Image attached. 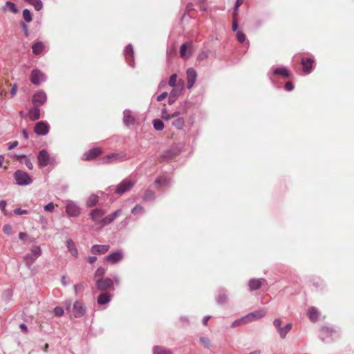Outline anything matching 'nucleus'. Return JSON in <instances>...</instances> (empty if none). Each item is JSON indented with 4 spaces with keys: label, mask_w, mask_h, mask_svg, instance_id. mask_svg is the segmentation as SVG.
<instances>
[{
    "label": "nucleus",
    "mask_w": 354,
    "mask_h": 354,
    "mask_svg": "<svg viewBox=\"0 0 354 354\" xmlns=\"http://www.w3.org/2000/svg\"><path fill=\"white\" fill-rule=\"evenodd\" d=\"M208 58V53L207 51H202L198 55V60L204 61Z\"/></svg>",
    "instance_id": "55"
},
{
    "label": "nucleus",
    "mask_w": 354,
    "mask_h": 354,
    "mask_svg": "<svg viewBox=\"0 0 354 354\" xmlns=\"http://www.w3.org/2000/svg\"><path fill=\"white\" fill-rule=\"evenodd\" d=\"M3 232L7 235H11L13 234L12 227L10 224H6L3 227Z\"/></svg>",
    "instance_id": "49"
},
{
    "label": "nucleus",
    "mask_w": 354,
    "mask_h": 354,
    "mask_svg": "<svg viewBox=\"0 0 354 354\" xmlns=\"http://www.w3.org/2000/svg\"><path fill=\"white\" fill-rule=\"evenodd\" d=\"M125 155L121 153H110L99 160L100 164L106 165L113 162L120 161L124 159Z\"/></svg>",
    "instance_id": "6"
},
{
    "label": "nucleus",
    "mask_w": 354,
    "mask_h": 354,
    "mask_svg": "<svg viewBox=\"0 0 354 354\" xmlns=\"http://www.w3.org/2000/svg\"><path fill=\"white\" fill-rule=\"evenodd\" d=\"M227 301V295L225 293H221L217 298L218 304H223Z\"/></svg>",
    "instance_id": "50"
},
{
    "label": "nucleus",
    "mask_w": 354,
    "mask_h": 354,
    "mask_svg": "<svg viewBox=\"0 0 354 354\" xmlns=\"http://www.w3.org/2000/svg\"><path fill=\"white\" fill-rule=\"evenodd\" d=\"M315 59L312 57L301 59L302 69L305 73H310L314 68Z\"/></svg>",
    "instance_id": "17"
},
{
    "label": "nucleus",
    "mask_w": 354,
    "mask_h": 354,
    "mask_svg": "<svg viewBox=\"0 0 354 354\" xmlns=\"http://www.w3.org/2000/svg\"><path fill=\"white\" fill-rule=\"evenodd\" d=\"M19 145V142L17 141H13L8 143V149L9 150H12L15 149L16 147H17Z\"/></svg>",
    "instance_id": "61"
},
{
    "label": "nucleus",
    "mask_w": 354,
    "mask_h": 354,
    "mask_svg": "<svg viewBox=\"0 0 354 354\" xmlns=\"http://www.w3.org/2000/svg\"><path fill=\"white\" fill-rule=\"evenodd\" d=\"M200 343L203 346V347L206 349H209L211 346V341L207 337H201L199 338Z\"/></svg>",
    "instance_id": "41"
},
{
    "label": "nucleus",
    "mask_w": 354,
    "mask_h": 354,
    "mask_svg": "<svg viewBox=\"0 0 354 354\" xmlns=\"http://www.w3.org/2000/svg\"><path fill=\"white\" fill-rule=\"evenodd\" d=\"M236 39L239 42L243 43L246 39L245 34L242 30H239L236 34Z\"/></svg>",
    "instance_id": "44"
},
{
    "label": "nucleus",
    "mask_w": 354,
    "mask_h": 354,
    "mask_svg": "<svg viewBox=\"0 0 354 354\" xmlns=\"http://www.w3.org/2000/svg\"><path fill=\"white\" fill-rule=\"evenodd\" d=\"M180 92L181 91L177 88H172V90L169 93L168 97V104L169 105H171L175 103L178 97L180 96Z\"/></svg>",
    "instance_id": "29"
},
{
    "label": "nucleus",
    "mask_w": 354,
    "mask_h": 354,
    "mask_svg": "<svg viewBox=\"0 0 354 354\" xmlns=\"http://www.w3.org/2000/svg\"><path fill=\"white\" fill-rule=\"evenodd\" d=\"M239 8L234 7L233 8V12H232V18L238 19V13H239Z\"/></svg>",
    "instance_id": "62"
},
{
    "label": "nucleus",
    "mask_w": 354,
    "mask_h": 354,
    "mask_svg": "<svg viewBox=\"0 0 354 354\" xmlns=\"http://www.w3.org/2000/svg\"><path fill=\"white\" fill-rule=\"evenodd\" d=\"M66 248L68 251L70 252L71 255L74 257H77L78 256V250L77 247L71 239H68L66 243Z\"/></svg>",
    "instance_id": "26"
},
{
    "label": "nucleus",
    "mask_w": 354,
    "mask_h": 354,
    "mask_svg": "<svg viewBox=\"0 0 354 354\" xmlns=\"http://www.w3.org/2000/svg\"><path fill=\"white\" fill-rule=\"evenodd\" d=\"M266 280L263 278L260 279H250L248 281V287L250 291H254L260 289L262 286V283Z\"/></svg>",
    "instance_id": "24"
},
{
    "label": "nucleus",
    "mask_w": 354,
    "mask_h": 354,
    "mask_svg": "<svg viewBox=\"0 0 354 354\" xmlns=\"http://www.w3.org/2000/svg\"><path fill=\"white\" fill-rule=\"evenodd\" d=\"M46 80L47 77L45 73L37 68H34L30 74V80L34 85L39 86Z\"/></svg>",
    "instance_id": "4"
},
{
    "label": "nucleus",
    "mask_w": 354,
    "mask_h": 354,
    "mask_svg": "<svg viewBox=\"0 0 354 354\" xmlns=\"http://www.w3.org/2000/svg\"><path fill=\"white\" fill-rule=\"evenodd\" d=\"M97 261V257L95 256H89L88 258H87V261L91 263V264H93L94 263L95 261Z\"/></svg>",
    "instance_id": "64"
},
{
    "label": "nucleus",
    "mask_w": 354,
    "mask_h": 354,
    "mask_svg": "<svg viewBox=\"0 0 354 354\" xmlns=\"http://www.w3.org/2000/svg\"><path fill=\"white\" fill-rule=\"evenodd\" d=\"M144 212H145V209L141 205H136L134 207H133L131 209V212L133 214L143 213Z\"/></svg>",
    "instance_id": "45"
},
{
    "label": "nucleus",
    "mask_w": 354,
    "mask_h": 354,
    "mask_svg": "<svg viewBox=\"0 0 354 354\" xmlns=\"http://www.w3.org/2000/svg\"><path fill=\"white\" fill-rule=\"evenodd\" d=\"M41 254V250L39 245H32L30 249V253L24 256V260L34 261Z\"/></svg>",
    "instance_id": "15"
},
{
    "label": "nucleus",
    "mask_w": 354,
    "mask_h": 354,
    "mask_svg": "<svg viewBox=\"0 0 354 354\" xmlns=\"http://www.w3.org/2000/svg\"><path fill=\"white\" fill-rule=\"evenodd\" d=\"M321 334L319 335V339L323 342H326V338L331 337L333 334L335 332V330L333 327L329 326H322L320 328Z\"/></svg>",
    "instance_id": "22"
},
{
    "label": "nucleus",
    "mask_w": 354,
    "mask_h": 354,
    "mask_svg": "<svg viewBox=\"0 0 354 354\" xmlns=\"http://www.w3.org/2000/svg\"><path fill=\"white\" fill-rule=\"evenodd\" d=\"M96 288L102 291H106L109 289L113 288V280L111 278H101L96 279L95 282Z\"/></svg>",
    "instance_id": "9"
},
{
    "label": "nucleus",
    "mask_w": 354,
    "mask_h": 354,
    "mask_svg": "<svg viewBox=\"0 0 354 354\" xmlns=\"http://www.w3.org/2000/svg\"><path fill=\"white\" fill-rule=\"evenodd\" d=\"M152 124L154 129L158 131L163 130L165 127L162 120L158 118L153 120Z\"/></svg>",
    "instance_id": "37"
},
{
    "label": "nucleus",
    "mask_w": 354,
    "mask_h": 354,
    "mask_svg": "<svg viewBox=\"0 0 354 354\" xmlns=\"http://www.w3.org/2000/svg\"><path fill=\"white\" fill-rule=\"evenodd\" d=\"M123 54L128 65L131 67H134V50L131 44H129L125 46Z\"/></svg>",
    "instance_id": "12"
},
{
    "label": "nucleus",
    "mask_w": 354,
    "mask_h": 354,
    "mask_svg": "<svg viewBox=\"0 0 354 354\" xmlns=\"http://www.w3.org/2000/svg\"><path fill=\"white\" fill-rule=\"evenodd\" d=\"M6 201L4 200L0 201V209L5 216H9L8 213L6 210Z\"/></svg>",
    "instance_id": "54"
},
{
    "label": "nucleus",
    "mask_w": 354,
    "mask_h": 354,
    "mask_svg": "<svg viewBox=\"0 0 354 354\" xmlns=\"http://www.w3.org/2000/svg\"><path fill=\"white\" fill-rule=\"evenodd\" d=\"M68 313L69 316L74 317L75 318H80L85 315L86 311H67Z\"/></svg>",
    "instance_id": "43"
},
{
    "label": "nucleus",
    "mask_w": 354,
    "mask_h": 354,
    "mask_svg": "<svg viewBox=\"0 0 354 354\" xmlns=\"http://www.w3.org/2000/svg\"><path fill=\"white\" fill-rule=\"evenodd\" d=\"M105 214V211L100 208H95L93 209L90 214V218L91 219L95 222V223L100 224L101 225V219L102 218V216Z\"/></svg>",
    "instance_id": "20"
},
{
    "label": "nucleus",
    "mask_w": 354,
    "mask_h": 354,
    "mask_svg": "<svg viewBox=\"0 0 354 354\" xmlns=\"http://www.w3.org/2000/svg\"><path fill=\"white\" fill-rule=\"evenodd\" d=\"M44 49V43L41 41H37L32 44V51L35 55H41Z\"/></svg>",
    "instance_id": "28"
},
{
    "label": "nucleus",
    "mask_w": 354,
    "mask_h": 354,
    "mask_svg": "<svg viewBox=\"0 0 354 354\" xmlns=\"http://www.w3.org/2000/svg\"><path fill=\"white\" fill-rule=\"evenodd\" d=\"M124 258V252L122 250H118L115 252H111L108 254L105 259L111 264H116L121 261Z\"/></svg>",
    "instance_id": "13"
},
{
    "label": "nucleus",
    "mask_w": 354,
    "mask_h": 354,
    "mask_svg": "<svg viewBox=\"0 0 354 354\" xmlns=\"http://www.w3.org/2000/svg\"><path fill=\"white\" fill-rule=\"evenodd\" d=\"M32 182V177L26 171H24V186L30 185Z\"/></svg>",
    "instance_id": "47"
},
{
    "label": "nucleus",
    "mask_w": 354,
    "mask_h": 354,
    "mask_svg": "<svg viewBox=\"0 0 354 354\" xmlns=\"http://www.w3.org/2000/svg\"><path fill=\"white\" fill-rule=\"evenodd\" d=\"M168 96V93L167 92H163L161 94H160L157 98H156V100L158 102H161L163 100H165L167 97Z\"/></svg>",
    "instance_id": "60"
},
{
    "label": "nucleus",
    "mask_w": 354,
    "mask_h": 354,
    "mask_svg": "<svg viewBox=\"0 0 354 354\" xmlns=\"http://www.w3.org/2000/svg\"><path fill=\"white\" fill-rule=\"evenodd\" d=\"M181 152V149L177 146H172L171 147L164 151L158 157V160L160 162H167L176 156H178Z\"/></svg>",
    "instance_id": "3"
},
{
    "label": "nucleus",
    "mask_w": 354,
    "mask_h": 354,
    "mask_svg": "<svg viewBox=\"0 0 354 354\" xmlns=\"http://www.w3.org/2000/svg\"><path fill=\"white\" fill-rule=\"evenodd\" d=\"M32 20V15L30 10L24 8V21L30 22Z\"/></svg>",
    "instance_id": "42"
},
{
    "label": "nucleus",
    "mask_w": 354,
    "mask_h": 354,
    "mask_svg": "<svg viewBox=\"0 0 354 354\" xmlns=\"http://www.w3.org/2000/svg\"><path fill=\"white\" fill-rule=\"evenodd\" d=\"M171 125L176 129L180 130L185 126V120L183 118H178L171 122Z\"/></svg>",
    "instance_id": "36"
},
{
    "label": "nucleus",
    "mask_w": 354,
    "mask_h": 354,
    "mask_svg": "<svg viewBox=\"0 0 354 354\" xmlns=\"http://www.w3.org/2000/svg\"><path fill=\"white\" fill-rule=\"evenodd\" d=\"M284 89L287 91H291L294 89V84L291 82H288L284 86Z\"/></svg>",
    "instance_id": "59"
},
{
    "label": "nucleus",
    "mask_w": 354,
    "mask_h": 354,
    "mask_svg": "<svg viewBox=\"0 0 354 354\" xmlns=\"http://www.w3.org/2000/svg\"><path fill=\"white\" fill-rule=\"evenodd\" d=\"M156 198V196H155V193L153 191L151 190V189H146L145 193H144V195L142 196V201H154Z\"/></svg>",
    "instance_id": "34"
},
{
    "label": "nucleus",
    "mask_w": 354,
    "mask_h": 354,
    "mask_svg": "<svg viewBox=\"0 0 354 354\" xmlns=\"http://www.w3.org/2000/svg\"><path fill=\"white\" fill-rule=\"evenodd\" d=\"M153 354H174L172 351L161 346H154Z\"/></svg>",
    "instance_id": "31"
},
{
    "label": "nucleus",
    "mask_w": 354,
    "mask_h": 354,
    "mask_svg": "<svg viewBox=\"0 0 354 354\" xmlns=\"http://www.w3.org/2000/svg\"><path fill=\"white\" fill-rule=\"evenodd\" d=\"M15 178L18 185H22V172L20 170H18L15 172Z\"/></svg>",
    "instance_id": "48"
},
{
    "label": "nucleus",
    "mask_w": 354,
    "mask_h": 354,
    "mask_svg": "<svg viewBox=\"0 0 354 354\" xmlns=\"http://www.w3.org/2000/svg\"><path fill=\"white\" fill-rule=\"evenodd\" d=\"M50 125L46 120L37 122L34 127V132L38 136H46L48 133Z\"/></svg>",
    "instance_id": "10"
},
{
    "label": "nucleus",
    "mask_w": 354,
    "mask_h": 354,
    "mask_svg": "<svg viewBox=\"0 0 354 354\" xmlns=\"http://www.w3.org/2000/svg\"><path fill=\"white\" fill-rule=\"evenodd\" d=\"M239 28V21L238 19H234L232 21V29L233 32H237Z\"/></svg>",
    "instance_id": "58"
},
{
    "label": "nucleus",
    "mask_w": 354,
    "mask_h": 354,
    "mask_svg": "<svg viewBox=\"0 0 354 354\" xmlns=\"http://www.w3.org/2000/svg\"><path fill=\"white\" fill-rule=\"evenodd\" d=\"M102 153V149L100 147H93L82 154V160L91 161L100 156Z\"/></svg>",
    "instance_id": "7"
},
{
    "label": "nucleus",
    "mask_w": 354,
    "mask_h": 354,
    "mask_svg": "<svg viewBox=\"0 0 354 354\" xmlns=\"http://www.w3.org/2000/svg\"><path fill=\"white\" fill-rule=\"evenodd\" d=\"M111 297L112 295L110 293L102 292L98 295L97 302L100 305H105L111 301Z\"/></svg>",
    "instance_id": "27"
},
{
    "label": "nucleus",
    "mask_w": 354,
    "mask_h": 354,
    "mask_svg": "<svg viewBox=\"0 0 354 354\" xmlns=\"http://www.w3.org/2000/svg\"><path fill=\"white\" fill-rule=\"evenodd\" d=\"M192 47V44L183 43L180 47V55L182 57H189L190 53H187L189 48Z\"/></svg>",
    "instance_id": "32"
},
{
    "label": "nucleus",
    "mask_w": 354,
    "mask_h": 354,
    "mask_svg": "<svg viewBox=\"0 0 354 354\" xmlns=\"http://www.w3.org/2000/svg\"><path fill=\"white\" fill-rule=\"evenodd\" d=\"M308 315L310 322L315 323L320 316V313L319 311H308Z\"/></svg>",
    "instance_id": "38"
},
{
    "label": "nucleus",
    "mask_w": 354,
    "mask_h": 354,
    "mask_svg": "<svg viewBox=\"0 0 354 354\" xmlns=\"http://www.w3.org/2000/svg\"><path fill=\"white\" fill-rule=\"evenodd\" d=\"M99 197L96 194H91L89 196L86 201V206L88 207H92L96 205L98 203Z\"/></svg>",
    "instance_id": "33"
},
{
    "label": "nucleus",
    "mask_w": 354,
    "mask_h": 354,
    "mask_svg": "<svg viewBox=\"0 0 354 354\" xmlns=\"http://www.w3.org/2000/svg\"><path fill=\"white\" fill-rule=\"evenodd\" d=\"M187 84V87L190 89L193 87L197 78V72L194 68H188L186 71Z\"/></svg>",
    "instance_id": "16"
},
{
    "label": "nucleus",
    "mask_w": 354,
    "mask_h": 354,
    "mask_svg": "<svg viewBox=\"0 0 354 354\" xmlns=\"http://www.w3.org/2000/svg\"><path fill=\"white\" fill-rule=\"evenodd\" d=\"M105 273L106 269L100 266L95 270L94 274V278L96 279L104 278L103 277L104 276Z\"/></svg>",
    "instance_id": "40"
},
{
    "label": "nucleus",
    "mask_w": 354,
    "mask_h": 354,
    "mask_svg": "<svg viewBox=\"0 0 354 354\" xmlns=\"http://www.w3.org/2000/svg\"><path fill=\"white\" fill-rule=\"evenodd\" d=\"M65 211L69 217H76L80 213L79 206L71 201L66 203Z\"/></svg>",
    "instance_id": "14"
},
{
    "label": "nucleus",
    "mask_w": 354,
    "mask_h": 354,
    "mask_svg": "<svg viewBox=\"0 0 354 354\" xmlns=\"http://www.w3.org/2000/svg\"><path fill=\"white\" fill-rule=\"evenodd\" d=\"M109 248H110L109 245L95 244L91 247L90 252L93 255H100V254H105L106 252H107L109 251Z\"/></svg>",
    "instance_id": "18"
},
{
    "label": "nucleus",
    "mask_w": 354,
    "mask_h": 354,
    "mask_svg": "<svg viewBox=\"0 0 354 354\" xmlns=\"http://www.w3.org/2000/svg\"><path fill=\"white\" fill-rule=\"evenodd\" d=\"M169 183V180L164 176H159L155 180V184L159 185L167 186Z\"/></svg>",
    "instance_id": "39"
},
{
    "label": "nucleus",
    "mask_w": 354,
    "mask_h": 354,
    "mask_svg": "<svg viewBox=\"0 0 354 354\" xmlns=\"http://www.w3.org/2000/svg\"><path fill=\"white\" fill-rule=\"evenodd\" d=\"M3 10L5 12H11L14 14L19 12V10L16 5L12 1H6L4 6L3 7Z\"/></svg>",
    "instance_id": "30"
},
{
    "label": "nucleus",
    "mask_w": 354,
    "mask_h": 354,
    "mask_svg": "<svg viewBox=\"0 0 354 354\" xmlns=\"http://www.w3.org/2000/svg\"><path fill=\"white\" fill-rule=\"evenodd\" d=\"M24 162L26 165V166L28 167V169H33V165H32L31 160L24 154Z\"/></svg>",
    "instance_id": "51"
},
{
    "label": "nucleus",
    "mask_w": 354,
    "mask_h": 354,
    "mask_svg": "<svg viewBox=\"0 0 354 354\" xmlns=\"http://www.w3.org/2000/svg\"><path fill=\"white\" fill-rule=\"evenodd\" d=\"M135 182L128 178L122 180L115 188L117 194L122 195L133 187Z\"/></svg>",
    "instance_id": "5"
},
{
    "label": "nucleus",
    "mask_w": 354,
    "mask_h": 354,
    "mask_svg": "<svg viewBox=\"0 0 354 354\" xmlns=\"http://www.w3.org/2000/svg\"><path fill=\"white\" fill-rule=\"evenodd\" d=\"M135 118L132 115L129 109H125L123 111V122L126 127H130L135 124Z\"/></svg>",
    "instance_id": "23"
},
{
    "label": "nucleus",
    "mask_w": 354,
    "mask_h": 354,
    "mask_svg": "<svg viewBox=\"0 0 354 354\" xmlns=\"http://www.w3.org/2000/svg\"><path fill=\"white\" fill-rule=\"evenodd\" d=\"M177 77H178V75L176 73H174L172 74L170 77H169V82H168V84L173 87V88L176 86V81H177Z\"/></svg>",
    "instance_id": "46"
},
{
    "label": "nucleus",
    "mask_w": 354,
    "mask_h": 354,
    "mask_svg": "<svg viewBox=\"0 0 354 354\" xmlns=\"http://www.w3.org/2000/svg\"><path fill=\"white\" fill-rule=\"evenodd\" d=\"M53 315L57 317H60L64 315L65 311H50Z\"/></svg>",
    "instance_id": "63"
},
{
    "label": "nucleus",
    "mask_w": 354,
    "mask_h": 354,
    "mask_svg": "<svg viewBox=\"0 0 354 354\" xmlns=\"http://www.w3.org/2000/svg\"><path fill=\"white\" fill-rule=\"evenodd\" d=\"M121 209H118L114 211L113 213L109 214L108 216L102 218L100 221L101 225L102 227L106 226L114 221V220L118 216L119 214L121 212Z\"/></svg>",
    "instance_id": "19"
},
{
    "label": "nucleus",
    "mask_w": 354,
    "mask_h": 354,
    "mask_svg": "<svg viewBox=\"0 0 354 354\" xmlns=\"http://www.w3.org/2000/svg\"><path fill=\"white\" fill-rule=\"evenodd\" d=\"M73 310H85L82 301H76L73 304Z\"/></svg>",
    "instance_id": "53"
},
{
    "label": "nucleus",
    "mask_w": 354,
    "mask_h": 354,
    "mask_svg": "<svg viewBox=\"0 0 354 354\" xmlns=\"http://www.w3.org/2000/svg\"><path fill=\"white\" fill-rule=\"evenodd\" d=\"M44 209L47 212H52L55 209V205L53 202H50L44 205Z\"/></svg>",
    "instance_id": "52"
},
{
    "label": "nucleus",
    "mask_w": 354,
    "mask_h": 354,
    "mask_svg": "<svg viewBox=\"0 0 354 354\" xmlns=\"http://www.w3.org/2000/svg\"><path fill=\"white\" fill-rule=\"evenodd\" d=\"M47 100V95L44 91L37 90L32 97V102L34 106H41Z\"/></svg>",
    "instance_id": "8"
},
{
    "label": "nucleus",
    "mask_w": 354,
    "mask_h": 354,
    "mask_svg": "<svg viewBox=\"0 0 354 354\" xmlns=\"http://www.w3.org/2000/svg\"><path fill=\"white\" fill-rule=\"evenodd\" d=\"M162 118L166 121L171 120L170 114L167 113V110L165 108L162 109Z\"/></svg>",
    "instance_id": "56"
},
{
    "label": "nucleus",
    "mask_w": 354,
    "mask_h": 354,
    "mask_svg": "<svg viewBox=\"0 0 354 354\" xmlns=\"http://www.w3.org/2000/svg\"><path fill=\"white\" fill-rule=\"evenodd\" d=\"M292 324L288 323L284 327H281L278 332L281 338L284 339L292 328Z\"/></svg>",
    "instance_id": "35"
},
{
    "label": "nucleus",
    "mask_w": 354,
    "mask_h": 354,
    "mask_svg": "<svg viewBox=\"0 0 354 354\" xmlns=\"http://www.w3.org/2000/svg\"><path fill=\"white\" fill-rule=\"evenodd\" d=\"M266 315V311H251L248 315L243 316L241 318L235 320L232 324V327H236L251 322L254 320L259 319Z\"/></svg>",
    "instance_id": "1"
},
{
    "label": "nucleus",
    "mask_w": 354,
    "mask_h": 354,
    "mask_svg": "<svg viewBox=\"0 0 354 354\" xmlns=\"http://www.w3.org/2000/svg\"><path fill=\"white\" fill-rule=\"evenodd\" d=\"M37 162L40 167H45L48 165H51L50 157L46 149H41L39 151Z\"/></svg>",
    "instance_id": "11"
},
{
    "label": "nucleus",
    "mask_w": 354,
    "mask_h": 354,
    "mask_svg": "<svg viewBox=\"0 0 354 354\" xmlns=\"http://www.w3.org/2000/svg\"><path fill=\"white\" fill-rule=\"evenodd\" d=\"M272 75H278L281 76V77L284 79H288L291 77L292 73L288 70V68L286 66H280L277 68L272 67L270 71L268 73V77H269L270 80L274 83Z\"/></svg>",
    "instance_id": "2"
},
{
    "label": "nucleus",
    "mask_w": 354,
    "mask_h": 354,
    "mask_svg": "<svg viewBox=\"0 0 354 354\" xmlns=\"http://www.w3.org/2000/svg\"><path fill=\"white\" fill-rule=\"evenodd\" d=\"M281 324H282V322L279 318L275 319L273 322V324L275 326V328L278 332L279 331V329L281 328Z\"/></svg>",
    "instance_id": "57"
},
{
    "label": "nucleus",
    "mask_w": 354,
    "mask_h": 354,
    "mask_svg": "<svg viewBox=\"0 0 354 354\" xmlns=\"http://www.w3.org/2000/svg\"><path fill=\"white\" fill-rule=\"evenodd\" d=\"M40 106H34L29 109L28 115L31 121H36L41 118Z\"/></svg>",
    "instance_id": "25"
},
{
    "label": "nucleus",
    "mask_w": 354,
    "mask_h": 354,
    "mask_svg": "<svg viewBox=\"0 0 354 354\" xmlns=\"http://www.w3.org/2000/svg\"><path fill=\"white\" fill-rule=\"evenodd\" d=\"M310 281L315 291L322 292L326 288L325 283L319 277H313Z\"/></svg>",
    "instance_id": "21"
}]
</instances>
